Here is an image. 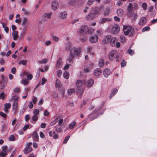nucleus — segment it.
<instances>
[{
  "mask_svg": "<svg viewBox=\"0 0 157 157\" xmlns=\"http://www.w3.org/2000/svg\"><path fill=\"white\" fill-rule=\"evenodd\" d=\"M52 96L56 100L58 98V94L56 92H54L53 93Z\"/></svg>",
  "mask_w": 157,
  "mask_h": 157,
  "instance_id": "nucleus-48",
  "label": "nucleus"
},
{
  "mask_svg": "<svg viewBox=\"0 0 157 157\" xmlns=\"http://www.w3.org/2000/svg\"><path fill=\"white\" fill-rule=\"evenodd\" d=\"M39 113V111L37 109H35L33 111L34 115H37Z\"/></svg>",
  "mask_w": 157,
  "mask_h": 157,
  "instance_id": "nucleus-49",
  "label": "nucleus"
},
{
  "mask_svg": "<svg viewBox=\"0 0 157 157\" xmlns=\"http://www.w3.org/2000/svg\"><path fill=\"white\" fill-rule=\"evenodd\" d=\"M120 30V27L117 25H113L111 29V32L114 34L117 33Z\"/></svg>",
  "mask_w": 157,
  "mask_h": 157,
  "instance_id": "nucleus-5",
  "label": "nucleus"
},
{
  "mask_svg": "<svg viewBox=\"0 0 157 157\" xmlns=\"http://www.w3.org/2000/svg\"><path fill=\"white\" fill-rule=\"evenodd\" d=\"M63 76L65 78L67 79H68L69 77V73L67 71H65L63 74Z\"/></svg>",
  "mask_w": 157,
  "mask_h": 157,
  "instance_id": "nucleus-31",
  "label": "nucleus"
},
{
  "mask_svg": "<svg viewBox=\"0 0 157 157\" xmlns=\"http://www.w3.org/2000/svg\"><path fill=\"white\" fill-rule=\"evenodd\" d=\"M13 90L15 93H18L20 91V87H17L14 88Z\"/></svg>",
  "mask_w": 157,
  "mask_h": 157,
  "instance_id": "nucleus-32",
  "label": "nucleus"
},
{
  "mask_svg": "<svg viewBox=\"0 0 157 157\" xmlns=\"http://www.w3.org/2000/svg\"><path fill=\"white\" fill-rule=\"evenodd\" d=\"M52 13H44L42 15L43 20L44 21H46L47 19H49L51 18Z\"/></svg>",
  "mask_w": 157,
  "mask_h": 157,
  "instance_id": "nucleus-9",
  "label": "nucleus"
},
{
  "mask_svg": "<svg viewBox=\"0 0 157 157\" xmlns=\"http://www.w3.org/2000/svg\"><path fill=\"white\" fill-rule=\"evenodd\" d=\"M67 13L66 12L63 11L60 13L59 18L63 20L65 19L67 17Z\"/></svg>",
  "mask_w": 157,
  "mask_h": 157,
  "instance_id": "nucleus-16",
  "label": "nucleus"
},
{
  "mask_svg": "<svg viewBox=\"0 0 157 157\" xmlns=\"http://www.w3.org/2000/svg\"><path fill=\"white\" fill-rule=\"evenodd\" d=\"M126 62L124 61V59L122 60V62L121 63V65L122 67H124V66H126Z\"/></svg>",
  "mask_w": 157,
  "mask_h": 157,
  "instance_id": "nucleus-52",
  "label": "nucleus"
},
{
  "mask_svg": "<svg viewBox=\"0 0 157 157\" xmlns=\"http://www.w3.org/2000/svg\"><path fill=\"white\" fill-rule=\"evenodd\" d=\"M111 2V0H105L103 2V3L104 4H109Z\"/></svg>",
  "mask_w": 157,
  "mask_h": 157,
  "instance_id": "nucleus-58",
  "label": "nucleus"
},
{
  "mask_svg": "<svg viewBox=\"0 0 157 157\" xmlns=\"http://www.w3.org/2000/svg\"><path fill=\"white\" fill-rule=\"evenodd\" d=\"M25 74L27 75V78L28 80H31L33 78L32 75L31 74H29L28 72H25Z\"/></svg>",
  "mask_w": 157,
  "mask_h": 157,
  "instance_id": "nucleus-34",
  "label": "nucleus"
},
{
  "mask_svg": "<svg viewBox=\"0 0 157 157\" xmlns=\"http://www.w3.org/2000/svg\"><path fill=\"white\" fill-rule=\"evenodd\" d=\"M98 37L95 34L91 36L90 38V42L92 43H94L97 42L98 41Z\"/></svg>",
  "mask_w": 157,
  "mask_h": 157,
  "instance_id": "nucleus-8",
  "label": "nucleus"
},
{
  "mask_svg": "<svg viewBox=\"0 0 157 157\" xmlns=\"http://www.w3.org/2000/svg\"><path fill=\"white\" fill-rule=\"evenodd\" d=\"M102 73L101 70L99 68L96 69L94 71V75L96 76L100 75Z\"/></svg>",
  "mask_w": 157,
  "mask_h": 157,
  "instance_id": "nucleus-15",
  "label": "nucleus"
},
{
  "mask_svg": "<svg viewBox=\"0 0 157 157\" xmlns=\"http://www.w3.org/2000/svg\"><path fill=\"white\" fill-rule=\"evenodd\" d=\"M94 81L92 79H90L87 82L86 86L88 87H90L93 86Z\"/></svg>",
  "mask_w": 157,
  "mask_h": 157,
  "instance_id": "nucleus-21",
  "label": "nucleus"
},
{
  "mask_svg": "<svg viewBox=\"0 0 157 157\" xmlns=\"http://www.w3.org/2000/svg\"><path fill=\"white\" fill-rule=\"evenodd\" d=\"M55 128H56V131L59 132H60L62 130V128H58L57 126H56Z\"/></svg>",
  "mask_w": 157,
  "mask_h": 157,
  "instance_id": "nucleus-59",
  "label": "nucleus"
},
{
  "mask_svg": "<svg viewBox=\"0 0 157 157\" xmlns=\"http://www.w3.org/2000/svg\"><path fill=\"white\" fill-rule=\"evenodd\" d=\"M92 66V64H87L84 67V71L86 73L89 72L91 70Z\"/></svg>",
  "mask_w": 157,
  "mask_h": 157,
  "instance_id": "nucleus-11",
  "label": "nucleus"
},
{
  "mask_svg": "<svg viewBox=\"0 0 157 157\" xmlns=\"http://www.w3.org/2000/svg\"><path fill=\"white\" fill-rule=\"evenodd\" d=\"M18 99V97L17 96H13L12 98V100H13L14 102L17 101V100Z\"/></svg>",
  "mask_w": 157,
  "mask_h": 157,
  "instance_id": "nucleus-42",
  "label": "nucleus"
},
{
  "mask_svg": "<svg viewBox=\"0 0 157 157\" xmlns=\"http://www.w3.org/2000/svg\"><path fill=\"white\" fill-rule=\"evenodd\" d=\"M94 32V30L91 29V28H88V31L87 32V33H89V34H91L93 33Z\"/></svg>",
  "mask_w": 157,
  "mask_h": 157,
  "instance_id": "nucleus-63",
  "label": "nucleus"
},
{
  "mask_svg": "<svg viewBox=\"0 0 157 157\" xmlns=\"http://www.w3.org/2000/svg\"><path fill=\"white\" fill-rule=\"evenodd\" d=\"M109 58L111 60H114L115 58L117 62L119 61L121 59L120 56L117 55V51L115 50H113L109 53Z\"/></svg>",
  "mask_w": 157,
  "mask_h": 157,
  "instance_id": "nucleus-3",
  "label": "nucleus"
},
{
  "mask_svg": "<svg viewBox=\"0 0 157 157\" xmlns=\"http://www.w3.org/2000/svg\"><path fill=\"white\" fill-rule=\"evenodd\" d=\"M9 140L11 141H13L15 140V138L13 135H11L9 138Z\"/></svg>",
  "mask_w": 157,
  "mask_h": 157,
  "instance_id": "nucleus-47",
  "label": "nucleus"
},
{
  "mask_svg": "<svg viewBox=\"0 0 157 157\" xmlns=\"http://www.w3.org/2000/svg\"><path fill=\"white\" fill-rule=\"evenodd\" d=\"M88 30V27L85 25L82 26L79 29V33L81 34L87 33Z\"/></svg>",
  "mask_w": 157,
  "mask_h": 157,
  "instance_id": "nucleus-7",
  "label": "nucleus"
},
{
  "mask_svg": "<svg viewBox=\"0 0 157 157\" xmlns=\"http://www.w3.org/2000/svg\"><path fill=\"white\" fill-rule=\"evenodd\" d=\"M75 91V90L73 89H68L67 90L68 94L71 95Z\"/></svg>",
  "mask_w": 157,
  "mask_h": 157,
  "instance_id": "nucleus-36",
  "label": "nucleus"
},
{
  "mask_svg": "<svg viewBox=\"0 0 157 157\" xmlns=\"http://www.w3.org/2000/svg\"><path fill=\"white\" fill-rule=\"evenodd\" d=\"M111 73L110 70L108 68L105 69L103 71L104 76L107 78Z\"/></svg>",
  "mask_w": 157,
  "mask_h": 157,
  "instance_id": "nucleus-14",
  "label": "nucleus"
},
{
  "mask_svg": "<svg viewBox=\"0 0 157 157\" xmlns=\"http://www.w3.org/2000/svg\"><path fill=\"white\" fill-rule=\"evenodd\" d=\"M111 21V19L110 18H102L100 19V23L103 24L106 21Z\"/></svg>",
  "mask_w": 157,
  "mask_h": 157,
  "instance_id": "nucleus-25",
  "label": "nucleus"
},
{
  "mask_svg": "<svg viewBox=\"0 0 157 157\" xmlns=\"http://www.w3.org/2000/svg\"><path fill=\"white\" fill-rule=\"evenodd\" d=\"M117 40L116 37H112V39L111 40L110 42L111 45L112 46H115V43L117 41Z\"/></svg>",
  "mask_w": 157,
  "mask_h": 157,
  "instance_id": "nucleus-19",
  "label": "nucleus"
},
{
  "mask_svg": "<svg viewBox=\"0 0 157 157\" xmlns=\"http://www.w3.org/2000/svg\"><path fill=\"white\" fill-rule=\"evenodd\" d=\"M133 7L132 6V3H130L128 7V10H129L130 11L131 10H132Z\"/></svg>",
  "mask_w": 157,
  "mask_h": 157,
  "instance_id": "nucleus-50",
  "label": "nucleus"
},
{
  "mask_svg": "<svg viewBox=\"0 0 157 157\" xmlns=\"http://www.w3.org/2000/svg\"><path fill=\"white\" fill-rule=\"evenodd\" d=\"M52 8L54 10H56L59 7L58 3L57 1H55L52 2Z\"/></svg>",
  "mask_w": 157,
  "mask_h": 157,
  "instance_id": "nucleus-12",
  "label": "nucleus"
},
{
  "mask_svg": "<svg viewBox=\"0 0 157 157\" xmlns=\"http://www.w3.org/2000/svg\"><path fill=\"white\" fill-rule=\"evenodd\" d=\"M150 29V28L148 26H146L142 30V32H144L146 31H148Z\"/></svg>",
  "mask_w": 157,
  "mask_h": 157,
  "instance_id": "nucleus-40",
  "label": "nucleus"
},
{
  "mask_svg": "<svg viewBox=\"0 0 157 157\" xmlns=\"http://www.w3.org/2000/svg\"><path fill=\"white\" fill-rule=\"evenodd\" d=\"M84 82L82 80H78L76 83V92L78 94H79L80 97L83 94L84 90L82 87Z\"/></svg>",
  "mask_w": 157,
  "mask_h": 157,
  "instance_id": "nucleus-1",
  "label": "nucleus"
},
{
  "mask_svg": "<svg viewBox=\"0 0 157 157\" xmlns=\"http://www.w3.org/2000/svg\"><path fill=\"white\" fill-rule=\"evenodd\" d=\"M62 59L61 58H59L58 61L57 62L56 64V67L57 68H59L61 67Z\"/></svg>",
  "mask_w": 157,
  "mask_h": 157,
  "instance_id": "nucleus-20",
  "label": "nucleus"
},
{
  "mask_svg": "<svg viewBox=\"0 0 157 157\" xmlns=\"http://www.w3.org/2000/svg\"><path fill=\"white\" fill-rule=\"evenodd\" d=\"M112 37L113 36L110 35L106 36L105 38L103 40L102 43L103 44H105L110 43L111 40L112 39Z\"/></svg>",
  "mask_w": 157,
  "mask_h": 157,
  "instance_id": "nucleus-6",
  "label": "nucleus"
},
{
  "mask_svg": "<svg viewBox=\"0 0 157 157\" xmlns=\"http://www.w3.org/2000/svg\"><path fill=\"white\" fill-rule=\"evenodd\" d=\"M133 11L132 10H128L127 15L130 17L132 16L133 14Z\"/></svg>",
  "mask_w": 157,
  "mask_h": 157,
  "instance_id": "nucleus-37",
  "label": "nucleus"
},
{
  "mask_svg": "<svg viewBox=\"0 0 157 157\" xmlns=\"http://www.w3.org/2000/svg\"><path fill=\"white\" fill-rule=\"evenodd\" d=\"M27 63V61L25 60H22L19 62V64H21L22 65H25Z\"/></svg>",
  "mask_w": 157,
  "mask_h": 157,
  "instance_id": "nucleus-60",
  "label": "nucleus"
},
{
  "mask_svg": "<svg viewBox=\"0 0 157 157\" xmlns=\"http://www.w3.org/2000/svg\"><path fill=\"white\" fill-rule=\"evenodd\" d=\"M123 31L125 35H128L129 36H132L134 33V28L131 26H124Z\"/></svg>",
  "mask_w": 157,
  "mask_h": 157,
  "instance_id": "nucleus-2",
  "label": "nucleus"
},
{
  "mask_svg": "<svg viewBox=\"0 0 157 157\" xmlns=\"http://www.w3.org/2000/svg\"><path fill=\"white\" fill-rule=\"evenodd\" d=\"M61 86L62 84L60 81L58 79H57L56 82V87L58 88L61 87Z\"/></svg>",
  "mask_w": 157,
  "mask_h": 157,
  "instance_id": "nucleus-27",
  "label": "nucleus"
},
{
  "mask_svg": "<svg viewBox=\"0 0 157 157\" xmlns=\"http://www.w3.org/2000/svg\"><path fill=\"white\" fill-rule=\"evenodd\" d=\"M71 57L70 58H68L67 60V63L69 64L73 62L72 59Z\"/></svg>",
  "mask_w": 157,
  "mask_h": 157,
  "instance_id": "nucleus-53",
  "label": "nucleus"
},
{
  "mask_svg": "<svg viewBox=\"0 0 157 157\" xmlns=\"http://www.w3.org/2000/svg\"><path fill=\"white\" fill-rule=\"evenodd\" d=\"M48 60L47 59L44 58L41 60L38 61V63L40 64L42 63H46L48 62Z\"/></svg>",
  "mask_w": 157,
  "mask_h": 157,
  "instance_id": "nucleus-29",
  "label": "nucleus"
},
{
  "mask_svg": "<svg viewBox=\"0 0 157 157\" xmlns=\"http://www.w3.org/2000/svg\"><path fill=\"white\" fill-rule=\"evenodd\" d=\"M76 122L75 121L72 122L69 125V128L70 129H72L74 126L76 125Z\"/></svg>",
  "mask_w": 157,
  "mask_h": 157,
  "instance_id": "nucleus-30",
  "label": "nucleus"
},
{
  "mask_svg": "<svg viewBox=\"0 0 157 157\" xmlns=\"http://www.w3.org/2000/svg\"><path fill=\"white\" fill-rule=\"evenodd\" d=\"M37 101V98L35 96H33L32 98V101L33 103L34 104H36Z\"/></svg>",
  "mask_w": 157,
  "mask_h": 157,
  "instance_id": "nucleus-39",
  "label": "nucleus"
},
{
  "mask_svg": "<svg viewBox=\"0 0 157 157\" xmlns=\"http://www.w3.org/2000/svg\"><path fill=\"white\" fill-rule=\"evenodd\" d=\"M30 116L29 115H26L25 117V120L26 121H29L30 119Z\"/></svg>",
  "mask_w": 157,
  "mask_h": 157,
  "instance_id": "nucleus-55",
  "label": "nucleus"
},
{
  "mask_svg": "<svg viewBox=\"0 0 157 157\" xmlns=\"http://www.w3.org/2000/svg\"><path fill=\"white\" fill-rule=\"evenodd\" d=\"M94 2V0H89L87 2V4L89 5H91Z\"/></svg>",
  "mask_w": 157,
  "mask_h": 157,
  "instance_id": "nucleus-56",
  "label": "nucleus"
},
{
  "mask_svg": "<svg viewBox=\"0 0 157 157\" xmlns=\"http://www.w3.org/2000/svg\"><path fill=\"white\" fill-rule=\"evenodd\" d=\"M146 18L144 17H143L140 19L138 24L140 25L143 26L146 24Z\"/></svg>",
  "mask_w": 157,
  "mask_h": 157,
  "instance_id": "nucleus-13",
  "label": "nucleus"
},
{
  "mask_svg": "<svg viewBox=\"0 0 157 157\" xmlns=\"http://www.w3.org/2000/svg\"><path fill=\"white\" fill-rule=\"evenodd\" d=\"M70 136H68L65 138V139L63 142V143L66 144L67 142V141L68 140L70 137Z\"/></svg>",
  "mask_w": 157,
  "mask_h": 157,
  "instance_id": "nucleus-54",
  "label": "nucleus"
},
{
  "mask_svg": "<svg viewBox=\"0 0 157 157\" xmlns=\"http://www.w3.org/2000/svg\"><path fill=\"white\" fill-rule=\"evenodd\" d=\"M32 120L34 121H37L38 119V116L36 115H33L32 117Z\"/></svg>",
  "mask_w": 157,
  "mask_h": 157,
  "instance_id": "nucleus-35",
  "label": "nucleus"
},
{
  "mask_svg": "<svg viewBox=\"0 0 157 157\" xmlns=\"http://www.w3.org/2000/svg\"><path fill=\"white\" fill-rule=\"evenodd\" d=\"M110 10L109 8H106L104 12V16H108Z\"/></svg>",
  "mask_w": 157,
  "mask_h": 157,
  "instance_id": "nucleus-28",
  "label": "nucleus"
},
{
  "mask_svg": "<svg viewBox=\"0 0 157 157\" xmlns=\"http://www.w3.org/2000/svg\"><path fill=\"white\" fill-rule=\"evenodd\" d=\"M33 150L31 147H26L24 150V152L25 154H27L31 151Z\"/></svg>",
  "mask_w": 157,
  "mask_h": 157,
  "instance_id": "nucleus-18",
  "label": "nucleus"
},
{
  "mask_svg": "<svg viewBox=\"0 0 157 157\" xmlns=\"http://www.w3.org/2000/svg\"><path fill=\"white\" fill-rule=\"evenodd\" d=\"M117 15L120 17H121L124 14V11L121 9H118L117 11Z\"/></svg>",
  "mask_w": 157,
  "mask_h": 157,
  "instance_id": "nucleus-24",
  "label": "nucleus"
},
{
  "mask_svg": "<svg viewBox=\"0 0 157 157\" xmlns=\"http://www.w3.org/2000/svg\"><path fill=\"white\" fill-rule=\"evenodd\" d=\"M117 89L114 88L111 91V94L109 96V98L111 99V98L114 96L115 94L117 93Z\"/></svg>",
  "mask_w": 157,
  "mask_h": 157,
  "instance_id": "nucleus-22",
  "label": "nucleus"
},
{
  "mask_svg": "<svg viewBox=\"0 0 157 157\" xmlns=\"http://www.w3.org/2000/svg\"><path fill=\"white\" fill-rule=\"evenodd\" d=\"M142 7L144 10H145L147 7V5L146 3H143L142 5Z\"/></svg>",
  "mask_w": 157,
  "mask_h": 157,
  "instance_id": "nucleus-43",
  "label": "nucleus"
},
{
  "mask_svg": "<svg viewBox=\"0 0 157 157\" xmlns=\"http://www.w3.org/2000/svg\"><path fill=\"white\" fill-rule=\"evenodd\" d=\"M75 2V0H69V4L70 5L74 4Z\"/></svg>",
  "mask_w": 157,
  "mask_h": 157,
  "instance_id": "nucleus-64",
  "label": "nucleus"
},
{
  "mask_svg": "<svg viewBox=\"0 0 157 157\" xmlns=\"http://www.w3.org/2000/svg\"><path fill=\"white\" fill-rule=\"evenodd\" d=\"M7 149V147L6 146L2 147V152L1 153L0 152V156H1L2 157H5L7 154L6 150Z\"/></svg>",
  "mask_w": 157,
  "mask_h": 157,
  "instance_id": "nucleus-10",
  "label": "nucleus"
},
{
  "mask_svg": "<svg viewBox=\"0 0 157 157\" xmlns=\"http://www.w3.org/2000/svg\"><path fill=\"white\" fill-rule=\"evenodd\" d=\"M27 18L25 17H24L23 18V20L21 24L22 25H23L25 24H27Z\"/></svg>",
  "mask_w": 157,
  "mask_h": 157,
  "instance_id": "nucleus-46",
  "label": "nucleus"
},
{
  "mask_svg": "<svg viewBox=\"0 0 157 157\" xmlns=\"http://www.w3.org/2000/svg\"><path fill=\"white\" fill-rule=\"evenodd\" d=\"M11 105L10 103H6L4 105V108L9 109L11 107Z\"/></svg>",
  "mask_w": 157,
  "mask_h": 157,
  "instance_id": "nucleus-41",
  "label": "nucleus"
},
{
  "mask_svg": "<svg viewBox=\"0 0 157 157\" xmlns=\"http://www.w3.org/2000/svg\"><path fill=\"white\" fill-rule=\"evenodd\" d=\"M99 64L101 67H102L104 64V60L103 59H101L99 61Z\"/></svg>",
  "mask_w": 157,
  "mask_h": 157,
  "instance_id": "nucleus-38",
  "label": "nucleus"
},
{
  "mask_svg": "<svg viewBox=\"0 0 157 157\" xmlns=\"http://www.w3.org/2000/svg\"><path fill=\"white\" fill-rule=\"evenodd\" d=\"M120 40L121 43H124L125 41V37L123 36H120Z\"/></svg>",
  "mask_w": 157,
  "mask_h": 157,
  "instance_id": "nucleus-44",
  "label": "nucleus"
},
{
  "mask_svg": "<svg viewBox=\"0 0 157 157\" xmlns=\"http://www.w3.org/2000/svg\"><path fill=\"white\" fill-rule=\"evenodd\" d=\"M33 139L36 141H38V136L36 132H33Z\"/></svg>",
  "mask_w": 157,
  "mask_h": 157,
  "instance_id": "nucleus-26",
  "label": "nucleus"
},
{
  "mask_svg": "<svg viewBox=\"0 0 157 157\" xmlns=\"http://www.w3.org/2000/svg\"><path fill=\"white\" fill-rule=\"evenodd\" d=\"M18 105L17 101L13 102V109L15 110L16 109Z\"/></svg>",
  "mask_w": 157,
  "mask_h": 157,
  "instance_id": "nucleus-33",
  "label": "nucleus"
},
{
  "mask_svg": "<svg viewBox=\"0 0 157 157\" xmlns=\"http://www.w3.org/2000/svg\"><path fill=\"white\" fill-rule=\"evenodd\" d=\"M95 17V14L90 13L86 16V18L87 20H91L94 19Z\"/></svg>",
  "mask_w": 157,
  "mask_h": 157,
  "instance_id": "nucleus-17",
  "label": "nucleus"
},
{
  "mask_svg": "<svg viewBox=\"0 0 157 157\" xmlns=\"http://www.w3.org/2000/svg\"><path fill=\"white\" fill-rule=\"evenodd\" d=\"M128 52L131 56L134 53V51L130 49H129L128 50Z\"/></svg>",
  "mask_w": 157,
  "mask_h": 157,
  "instance_id": "nucleus-51",
  "label": "nucleus"
},
{
  "mask_svg": "<svg viewBox=\"0 0 157 157\" xmlns=\"http://www.w3.org/2000/svg\"><path fill=\"white\" fill-rule=\"evenodd\" d=\"M5 63V60L3 59L0 58V64L4 65Z\"/></svg>",
  "mask_w": 157,
  "mask_h": 157,
  "instance_id": "nucleus-62",
  "label": "nucleus"
},
{
  "mask_svg": "<svg viewBox=\"0 0 157 157\" xmlns=\"http://www.w3.org/2000/svg\"><path fill=\"white\" fill-rule=\"evenodd\" d=\"M0 115L2 117L6 118V115L3 112H0Z\"/></svg>",
  "mask_w": 157,
  "mask_h": 157,
  "instance_id": "nucleus-61",
  "label": "nucleus"
},
{
  "mask_svg": "<svg viewBox=\"0 0 157 157\" xmlns=\"http://www.w3.org/2000/svg\"><path fill=\"white\" fill-rule=\"evenodd\" d=\"M97 36H100L102 33V31L101 30H98L96 31Z\"/></svg>",
  "mask_w": 157,
  "mask_h": 157,
  "instance_id": "nucleus-57",
  "label": "nucleus"
},
{
  "mask_svg": "<svg viewBox=\"0 0 157 157\" xmlns=\"http://www.w3.org/2000/svg\"><path fill=\"white\" fill-rule=\"evenodd\" d=\"M12 35L13 36V39L16 40L18 37V32L16 31H13L12 33Z\"/></svg>",
  "mask_w": 157,
  "mask_h": 157,
  "instance_id": "nucleus-23",
  "label": "nucleus"
},
{
  "mask_svg": "<svg viewBox=\"0 0 157 157\" xmlns=\"http://www.w3.org/2000/svg\"><path fill=\"white\" fill-rule=\"evenodd\" d=\"M21 83L22 84L25 85H27L28 83V82L27 81L26 79H23L21 81Z\"/></svg>",
  "mask_w": 157,
  "mask_h": 157,
  "instance_id": "nucleus-45",
  "label": "nucleus"
},
{
  "mask_svg": "<svg viewBox=\"0 0 157 157\" xmlns=\"http://www.w3.org/2000/svg\"><path fill=\"white\" fill-rule=\"evenodd\" d=\"M81 52L80 49H78L75 47L73 48L70 50V57L72 58H74L75 56L80 55Z\"/></svg>",
  "mask_w": 157,
  "mask_h": 157,
  "instance_id": "nucleus-4",
  "label": "nucleus"
}]
</instances>
